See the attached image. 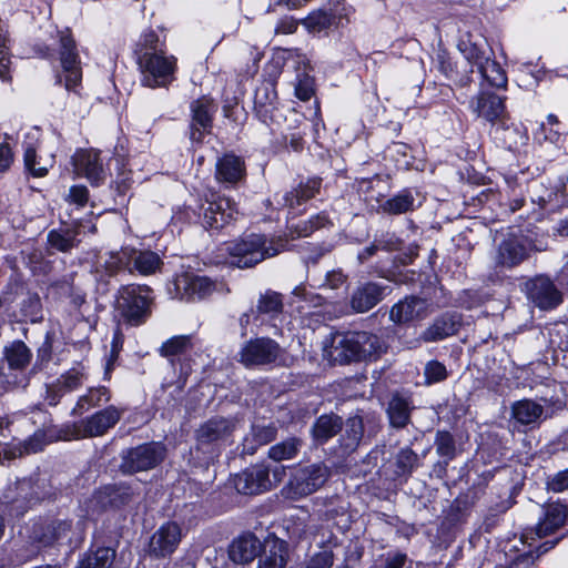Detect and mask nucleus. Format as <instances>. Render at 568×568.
<instances>
[{
  "label": "nucleus",
  "instance_id": "f257e3e1",
  "mask_svg": "<svg viewBox=\"0 0 568 568\" xmlns=\"http://www.w3.org/2000/svg\"><path fill=\"white\" fill-rule=\"evenodd\" d=\"M133 57L142 87L169 89L178 80V58L168 54L165 37L160 39L154 29L148 28L140 34L133 47Z\"/></svg>",
  "mask_w": 568,
  "mask_h": 568
},
{
  "label": "nucleus",
  "instance_id": "f03ea898",
  "mask_svg": "<svg viewBox=\"0 0 568 568\" xmlns=\"http://www.w3.org/2000/svg\"><path fill=\"white\" fill-rule=\"evenodd\" d=\"M57 47L41 42L33 47L40 59L47 60L53 71L54 84L63 85L69 92H77L82 84V63L78 43L71 28L65 27L57 32Z\"/></svg>",
  "mask_w": 568,
  "mask_h": 568
},
{
  "label": "nucleus",
  "instance_id": "7ed1b4c3",
  "mask_svg": "<svg viewBox=\"0 0 568 568\" xmlns=\"http://www.w3.org/2000/svg\"><path fill=\"white\" fill-rule=\"evenodd\" d=\"M236 203L229 197L217 195L209 201L201 197L193 203L183 204L173 211L172 220L175 224H200L211 233H220L237 220Z\"/></svg>",
  "mask_w": 568,
  "mask_h": 568
},
{
  "label": "nucleus",
  "instance_id": "20e7f679",
  "mask_svg": "<svg viewBox=\"0 0 568 568\" xmlns=\"http://www.w3.org/2000/svg\"><path fill=\"white\" fill-rule=\"evenodd\" d=\"M496 474L503 475L507 480L508 499L500 505L501 513H506L516 504V497L521 493L525 481L524 473L509 465L483 471L473 484L467 489L462 490L450 504L468 516H471L475 506L485 496L486 489Z\"/></svg>",
  "mask_w": 568,
  "mask_h": 568
},
{
  "label": "nucleus",
  "instance_id": "39448f33",
  "mask_svg": "<svg viewBox=\"0 0 568 568\" xmlns=\"http://www.w3.org/2000/svg\"><path fill=\"white\" fill-rule=\"evenodd\" d=\"M235 424L223 416H212L195 429V444L190 454L200 466H209L221 456L230 444Z\"/></svg>",
  "mask_w": 568,
  "mask_h": 568
},
{
  "label": "nucleus",
  "instance_id": "423d86ee",
  "mask_svg": "<svg viewBox=\"0 0 568 568\" xmlns=\"http://www.w3.org/2000/svg\"><path fill=\"white\" fill-rule=\"evenodd\" d=\"M335 342L334 359L341 365L377 361L388 348L379 335L365 331L338 333Z\"/></svg>",
  "mask_w": 568,
  "mask_h": 568
},
{
  "label": "nucleus",
  "instance_id": "0eeeda50",
  "mask_svg": "<svg viewBox=\"0 0 568 568\" xmlns=\"http://www.w3.org/2000/svg\"><path fill=\"white\" fill-rule=\"evenodd\" d=\"M154 300V292L149 285H121L115 294L114 306L119 322L128 327L145 324L152 315Z\"/></svg>",
  "mask_w": 568,
  "mask_h": 568
},
{
  "label": "nucleus",
  "instance_id": "6e6552de",
  "mask_svg": "<svg viewBox=\"0 0 568 568\" xmlns=\"http://www.w3.org/2000/svg\"><path fill=\"white\" fill-rule=\"evenodd\" d=\"M285 242L278 240V246H273L265 234L243 233L237 239L225 243V251L231 258V265L237 268L254 267L266 258L282 252Z\"/></svg>",
  "mask_w": 568,
  "mask_h": 568
},
{
  "label": "nucleus",
  "instance_id": "1a4fd4ad",
  "mask_svg": "<svg viewBox=\"0 0 568 568\" xmlns=\"http://www.w3.org/2000/svg\"><path fill=\"white\" fill-rule=\"evenodd\" d=\"M138 494V487L125 480L100 485L88 498L87 511L97 519L103 516H121Z\"/></svg>",
  "mask_w": 568,
  "mask_h": 568
},
{
  "label": "nucleus",
  "instance_id": "9d476101",
  "mask_svg": "<svg viewBox=\"0 0 568 568\" xmlns=\"http://www.w3.org/2000/svg\"><path fill=\"white\" fill-rule=\"evenodd\" d=\"M331 468L324 462L302 465L291 471L282 494L291 500H300L320 490L331 477Z\"/></svg>",
  "mask_w": 568,
  "mask_h": 568
},
{
  "label": "nucleus",
  "instance_id": "9b49d317",
  "mask_svg": "<svg viewBox=\"0 0 568 568\" xmlns=\"http://www.w3.org/2000/svg\"><path fill=\"white\" fill-rule=\"evenodd\" d=\"M73 529V519L57 514L34 517L28 529L30 544L38 550H47L60 545Z\"/></svg>",
  "mask_w": 568,
  "mask_h": 568
},
{
  "label": "nucleus",
  "instance_id": "f8f14e48",
  "mask_svg": "<svg viewBox=\"0 0 568 568\" xmlns=\"http://www.w3.org/2000/svg\"><path fill=\"white\" fill-rule=\"evenodd\" d=\"M168 449L164 443L150 440L136 446L123 448L120 452L119 470L122 475L132 476L149 471L160 466L166 458Z\"/></svg>",
  "mask_w": 568,
  "mask_h": 568
},
{
  "label": "nucleus",
  "instance_id": "ddd939ff",
  "mask_svg": "<svg viewBox=\"0 0 568 568\" xmlns=\"http://www.w3.org/2000/svg\"><path fill=\"white\" fill-rule=\"evenodd\" d=\"M217 110L219 104L211 94L190 101L185 134L193 146H202L205 138L213 133Z\"/></svg>",
  "mask_w": 568,
  "mask_h": 568
},
{
  "label": "nucleus",
  "instance_id": "4468645a",
  "mask_svg": "<svg viewBox=\"0 0 568 568\" xmlns=\"http://www.w3.org/2000/svg\"><path fill=\"white\" fill-rule=\"evenodd\" d=\"M323 178L320 175H298L291 189L284 192L281 206L286 210V219L294 220L306 213L308 202L317 199L323 189Z\"/></svg>",
  "mask_w": 568,
  "mask_h": 568
},
{
  "label": "nucleus",
  "instance_id": "2eb2a0df",
  "mask_svg": "<svg viewBox=\"0 0 568 568\" xmlns=\"http://www.w3.org/2000/svg\"><path fill=\"white\" fill-rule=\"evenodd\" d=\"M326 4L327 8L312 10L301 19V24L308 33H327L332 27H344L349 23L351 16L355 13V9L346 0H328Z\"/></svg>",
  "mask_w": 568,
  "mask_h": 568
},
{
  "label": "nucleus",
  "instance_id": "dca6fc26",
  "mask_svg": "<svg viewBox=\"0 0 568 568\" xmlns=\"http://www.w3.org/2000/svg\"><path fill=\"white\" fill-rule=\"evenodd\" d=\"M166 288L173 298L186 302L201 301L216 290V281L205 275L184 271L175 274L168 282Z\"/></svg>",
  "mask_w": 568,
  "mask_h": 568
},
{
  "label": "nucleus",
  "instance_id": "f3484780",
  "mask_svg": "<svg viewBox=\"0 0 568 568\" xmlns=\"http://www.w3.org/2000/svg\"><path fill=\"white\" fill-rule=\"evenodd\" d=\"M568 519V503L566 499L548 500L542 506V516L536 524L535 529L521 535L520 542L525 545L528 538L535 539L547 537L565 526Z\"/></svg>",
  "mask_w": 568,
  "mask_h": 568
},
{
  "label": "nucleus",
  "instance_id": "a211bd4d",
  "mask_svg": "<svg viewBox=\"0 0 568 568\" xmlns=\"http://www.w3.org/2000/svg\"><path fill=\"white\" fill-rule=\"evenodd\" d=\"M470 516L459 510L452 504L442 511L433 544L436 548L447 549L450 547L459 535L465 530Z\"/></svg>",
  "mask_w": 568,
  "mask_h": 568
},
{
  "label": "nucleus",
  "instance_id": "6ab92c4d",
  "mask_svg": "<svg viewBox=\"0 0 568 568\" xmlns=\"http://www.w3.org/2000/svg\"><path fill=\"white\" fill-rule=\"evenodd\" d=\"M247 178L245 159L234 151H226L216 159L214 179L223 189L233 190Z\"/></svg>",
  "mask_w": 568,
  "mask_h": 568
},
{
  "label": "nucleus",
  "instance_id": "aec40b11",
  "mask_svg": "<svg viewBox=\"0 0 568 568\" xmlns=\"http://www.w3.org/2000/svg\"><path fill=\"white\" fill-rule=\"evenodd\" d=\"M271 467L265 462L250 465L233 478V485L241 495L254 496L272 488Z\"/></svg>",
  "mask_w": 568,
  "mask_h": 568
},
{
  "label": "nucleus",
  "instance_id": "412c9836",
  "mask_svg": "<svg viewBox=\"0 0 568 568\" xmlns=\"http://www.w3.org/2000/svg\"><path fill=\"white\" fill-rule=\"evenodd\" d=\"M280 345L270 337L251 338L240 351L239 362L246 368L274 363L278 357Z\"/></svg>",
  "mask_w": 568,
  "mask_h": 568
},
{
  "label": "nucleus",
  "instance_id": "4be33fe9",
  "mask_svg": "<svg viewBox=\"0 0 568 568\" xmlns=\"http://www.w3.org/2000/svg\"><path fill=\"white\" fill-rule=\"evenodd\" d=\"M527 298L539 310H554L562 303V294L554 281L545 274L536 275L525 283Z\"/></svg>",
  "mask_w": 568,
  "mask_h": 568
},
{
  "label": "nucleus",
  "instance_id": "5701e85b",
  "mask_svg": "<svg viewBox=\"0 0 568 568\" xmlns=\"http://www.w3.org/2000/svg\"><path fill=\"white\" fill-rule=\"evenodd\" d=\"M434 63L436 70L452 83L450 90H453V87L457 89L470 88L474 82L473 68L465 63L459 65L458 60L445 48L437 50Z\"/></svg>",
  "mask_w": 568,
  "mask_h": 568
},
{
  "label": "nucleus",
  "instance_id": "b1692460",
  "mask_svg": "<svg viewBox=\"0 0 568 568\" xmlns=\"http://www.w3.org/2000/svg\"><path fill=\"white\" fill-rule=\"evenodd\" d=\"M490 134L497 145L511 152H518L529 142L527 126L521 122H514L510 115L494 125Z\"/></svg>",
  "mask_w": 568,
  "mask_h": 568
},
{
  "label": "nucleus",
  "instance_id": "393cba45",
  "mask_svg": "<svg viewBox=\"0 0 568 568\" xmlns=\"http://www.w3.org/2000/svg\"><path fill=\"white\" fill-rule=\"evenodd\" d=\"M71 163L75 173L85 178L92 186H100L104 183L105 174L100 150L77 149L71 158Z\"/></svg>",
  "mask_w": 568,
  "mask_h": 568
},
{
  "label": "nucleus",
  "instance_id": "a878e982",
  "mask_svg": "<svg viewBox=\"0 0 568 568\" xmlns=\"http://www.w3.org/2000/svg\"><path fill=\"white\" fill-rule=\"evenodd\" d=\"M506 100L507 97H501L490 90H480L471 102L473 112L493 128L509 115Z\"/></svg>",
  "mask_w": 568,
  "mask_h": 568
},
{
  "label": "nucleus",
  "instance_id": "bb28decb",
  "mask_svg": "<svg viewBox=\"0 0 568 568\" xmlns=\"http://www.w3.org/2000/svg\"><path fill=\"white\" fill-rule=\"evenodd\" d=\"M182 539V529L176 521L163 523L152 535L149 554L154 558H166L175 552Z\"/></svg>",
  "mask_w": 568,
  "mask_h": 568
},
{
  "label": "nucleus",
  "instance_id": "cd10ccee",
  "mask_svg": "<svg viewBox=\"0 0 568 568\" xmlns=\"http://www.w3.org/2000/svg\"><path fill=\"white\" fill-rule=\"evenodd\" d=\"M417 186H405L379 202L377 212L387 216H399L417 211L423 205Z\"/></svg>",
  "mask_w": 568,
  "mask_h": 568
},
{
  "label": "nucleus",
  "instance_id": "c85d7f7f",
  "mask_svg": "<svg viewBox=\"0 0 568 568\" xmlns=\"http://www.w3.org/2000/svg\"><path fill=\"white\" fill-rule=\"evenodd\" d=\"M463 325V315L456 311H445L437 315L422 332L424 343H435L456 335Z\"/></svg>",
  "mask_w": 568,
  "mask_h": 568
},
{
  "label": "nucleus",
  "instance_id": "c756f323",
  "mask_svg": "<svg viewBox=\"0 0 568 568\" xmlns=\"http://www.w3.org/2000/svg\"><path fill=\"white\" fill-rule=\"evenodd\" d=\"M399 253L393 258V267L392 268H383L375 266L371 272L377 277L385 278L388 281H398L400 283H412L415 281L417 272L414 270L406 271L405 274L402 272H397L396 268L399 266H408L414 263V261L418 257L419 245L416 243L409 244L407 247H404Z\"/></svg>",
  "mask_w": 568,
  "mask_h": 568
},
{
  "label": "nucleus",
  "instance_id": "7c9ffc66",
  "mask_svg": "<svg viewBox=\"0 0 568 568\" xmlns=\"http://www.w3.org/2000/svg\"><path fill=\"white\" fill-rule=\"evenodd\" d=\"M428 303L418 295H406L396 302L389 312L390 321L397 325H408L427 316Z\"/></svg>",
  "mask_w": 568,
  "mask_h": 568
},
{
  "label": "nucleus",
  "instance_id": "2f4dec72",
  "mask_svg": "<svg viewBox=\"0 0 568 568\" xmlns=\"http://www.w3.org/2000/svg\"><path fill=\"white\" fill-rule=\"evenodd\" d=\"M457 49L466 59V63L473 69L487 63L494 57L495 52L490 47L488 39L484 36H474L466 32L457 43Z\"/></svg>",
  "mask_w": 568,
  "mask_h": 568
},
{
  "label": "nucleus",
  "instance_id": "473e14b6",
  "mask_svg": "<svg viewBox=\"0 0 568 568\" xmlns=\"http://www.w3.org/2000/svg\"><path fill=\"white\" fill-rule=\"evenodd\" d=\"M125 412L124 408H118L114 405H108L97 410L92 415L82 418V426L87 438L101 437L113 428Z\"/></svg>",
  "mask_w": 568,
  "mask_h": 568
},
{
  "label": "nucleus",
  "instance_id": "72a5a7b5",
  "mask_svg": "<svg viewBox=\"0 0 568 568\" xmlns=\"http://www.w3.org/2000/svg\"><path fill=\"white\" fill-rule=\"evenodd\" d=\"M344 432L337 439V445L334 447V454L341 459L348 458L355 453L364 436V419L361 415L356 414L349 416L344 420Z\"/></svg>",
  "mask_w": 568,
  "mask_h": 568
},
{
  "label": "nucleus",
  "instance_id": "f704fd0d",
  "mask_svg": "<svg viewBox=\"0 0 568 568\" xmlns=\"http://www.w3.org/2000/svg\"><path fill=\"white\" fill-rule=\"evenodd\" d=\"M423 456H419L410 446L399 448L394 455L393 459L389 460L387 470L390 473L393 480L406 483L412 475L423 466Z\"/></svg>",
  "mask_w": 568,
  "mask_h": 568
},
{
  "label": "nucleus",
  "instance_id": "c9c22d12",
  "mask_svg": "<svg viewBox=\"0 0 568 568\" xmlns=\"http://www.w3.org/2000/svg\"><path fill=\"white\" fill-rule=\"evenodd\" d=\"M257 568H285L290 558L288 542L274 532L267 534L262 542Z\"/></svg>",
  "mask_w": 568,
  "mask_h": 568
},
{
  "label": "nucleus",
  "instance_id": "e433bc0d",
  "mask_svg": "<svg viewBox=\"0 0 568 568\" xmlns=\"http://www.w3.org/2000/svg\"><path fill=\"white\" fill-rule=\"evenodd\" d=\"M387 285L367 281L361 283L352 293L349 305L355 313H366L379 304L386 296Z\"/></svg>",
  "mask_w": 568,
  "mask_h": 568
},
{
  "label": "nucleus",
  "instance_id": "4c0bfd02",
  "mask_svg": "<svg viewBox=\"0 0 568 568\" xmlns=\"http://www.w3.org/2000/svg\"><path fill=\"white\" fill-rule=\"evenodd\" d=\"M529 252L526 236L511 235L500 242L497 251V264L506 268L516 267L529 257Z\"/></svg>",
  "mask_w": 568,
  "mask_h": 568
},
{
  "label": "nucleus",
  "instance_id": "58836bf2",
  "mask_svg": "<svg viewBox=\"0 0 568 568\" xmlns=\"http://www.w3.org/2000/svg\"><path fill=\"white\" fill-rule=\"evenodd\" d=\"M263 541L252 531H244L232 540L229 557L235 564H248L261 555Z\"/></svg>",
  "mask_w": 568,
  "mask_h": 568
},
{
  "label": "nucleus",
  "instance_id": "ea45409f",
  "mask_svg": "<svg viewBox=\"0 0 568 568\" xmlns=\"http://www.w3.org/2000/svg\"><path fill=\"white\" fill-rule=\"evenodd\" d=\"M415 409L410 395L395 392L388 400L386 415L389 426L404 429L412 423V413Z\"/></svg>",
  "mask_w": 568,
  "mask_h": 568
},
{
  "label": "nucleus",
  "instance_id": "a19ab883",
  "mask_svg": "<svg viewBox=\"0 0 568 568\" xmlns=\"http://www.w3.org/2000/svg\"><path fill=\"white\" fill-rule=\"evenodd\" d=\"M344 427V419L334 412L317 416L310 429L312 440L317 446L327 444L338 435Z\"/></svg>",
  "mask_w": 568,
  "mask_h": 568
},
{
  "label": "nucleus",
  "instance_id": "79ce46f5",
  "mask_svg": "<svg viewBox=\"0 0 568 568\" xmlns=\"http://www.w3.org/2000/svg\"><path fill=\"white\" fill-rule=\"evenodd\" d=\"M37 410L43 416V423L42 427L38 428L26 440L27 449L32 453L42 452L47 445L60 442L58 425L52 424L51 413L42 408V404H39Z\"/></svg>",
  "mask_w": 568,
  "mask_h": 568
},
{
  "label": "nucleus",
  "instance_id": "37998d69",
  "mask_svg": "<svg viewBox=\"0 0 568 568\" xmlns=\"http://www.w3.org/2000/svg\"><path fill=\"white\" fill-rule=\"evenodd\" d=\"M278 97L275 88L260 85L254 93L253 113L263 124L271 126L274 123V111L277 110Z\"/></svg>",
  "mask_w": 568,
  "mask_h": 568
},
{
  "label": "nucleus",
  "instance_id": "c03bdc74",
  "mask_svg": "<svg viewBox=\"0 0 568 568\" xmlns=\"http://www.w3.org/2000/svg\"><path fill=\"white\" fill-rule=\"evenodd\" d=\"M296 78L294 85L295 97L303 102L311 100L316 92L315 77L312 74L314 68L311 61L305 57H298L295 65Z\"/></svg>",
  "mask_w": 568,
  "mask_h": 568
},
{
  "label": "nucleus",
  "instance_id": "a18cd8bd",
  "mask_svg": "<svg viewBox=\"0 0 568 568\" xmlns=\"http://www.w3.org/2000/svg\"><path fill=\"white\" fill-rule=\"evenodd\" d=\"M32 352L22 339L8 342L2 349V362L11 372H24L31 364Z\"/></svg>",
  "mask_w": 568,
  "mask_h": 568
},
{
  "label": "nucleus",
  "instance_id": "49530a36",
  "mask_svg": "<svg viewBox=\"0 0 568 568\" xmlns=\"http://www.w3.org/2000/svg\"><path fill=\"white\" fill-rule=\"evenodd\" d=\"M11 317L20 324L42 322L43 307L39 294L28 290L26 297L19 303L18 310L12 313Z\"/></svg>",
  "mask_w": 568,
  "mask_h": 568
},
{
  "label": "nucleus",
  "instance_id": "de8ad7c7",
  "mask_svg": "<svg viewBox=\"0 0 568 568\" xmlns=\"http://www.w3.org/2000/svg\"><path fill=\"white\" fill-rule=\"evenodd\" d=\"M291 235L296 237H308L320 230H331L334 222L327 211H320L311 215L307 220L292 223L287 226Z\"/></svg>",
  "mask_w": 568,
  "mask_h": 568
},
{
  "label": "nucleus",
  "instance_id": "09e8293b",
  "mask_svg": "<svg viewBox=\"0 0 568 568\" xmlns=\"http://www.w3.org/2000/svg\"><path fill=\"white\" fill-rule=\"evenodd\" d=\"M2 504L27 509L33 499V487L30 479H17L6 487L2 494Z\"/></svg>",
  "mask_w": 568,
  "mask_h": 568
},
{
  "label": "nucleus",
  "instance_id": "8fccbe9b",
  "mask_svg": "<svg viewBox=\"0 0 568 568\" xmlns=\"http://www.w3.org/2000/svg\"><path fill=\"white\" fill-rule=\"evenodd\" d=\"M385 158L393 163L397 171L417 169L416 158L413 155V148L405 142H393L387 148Z\"/></svg>",
  "mask_w": 568,
  "mask_h": 568
},
{
  "label": "nucleus",
  "instance_id": "3c124183",
  "mask_svg": "<svg viewBox=\"0 0 568 568\" xmlns=\"http://www.w3.org/2000/svg\"><path fill=\"white\" fill-rule=\"evenodd\" d=\"M115 551L111 547L91 546L81 557L77 568H110L114 561Z\"/></svg>",
  "mask_w": 568,
  "mask_h": 568
},
{
  "label": "nucleus",
  "instance_id": "603ef678",
  "mask_svg": "<svg viewBox=\"0 0 568 568\" xmlns=\"http://www.w3.org/2000/svg\"><path fill=\"white\" fill-rule=\"evenodd\" d=\"M477 72L480 74L483 83L496 90H507L508 77L506 70L491 57L487 63L479 65Z\"/></svg>",
  "mask_w": 568,
  "mask_h": 568
},
{
  "label": "nucleus",
  "instance_id": "864d4df0",
  "mask_svg": "<svg viewBox=\"0 0 568 568\" xmlns=\"http://www.w3.org/2000/svg\"><path fill=\"white\" fill-rule=\"evenodd\" d=\"M111 396V389L106 386L90 387L87 394L79 397L73 414L81 415L90 408L101 407L110 402Z\"/></svg>",
  "mask_w": 568,
  "mask_h": 568
},
{
  "label": "nucleus",
  "instance_id": "5fc2aeb1",
  "mask_svg": "<svg viewBox=\"0 0 568 568\" xmlns=\"http://www.w3.org/2000/svg\"><path fill=\"white\" fill-rule=\"evenodd\" d=\"M134 247H122L119 252H111L104 262V270L109 276L120 272L133 273Z\"/></svg>",
  "mask_w": 568,
  "mask_h": 568
},
{
  "label": "nucleus",
  "instance_id": "6e6d98bb",
  "mask_svg": "<svg viewBox=\"0 0 568 568\" xmlns=\"http://www.w3.org/2000/svg\"><path fill=\"white\" fill-rule=\"evenodd\" d=\"M434 447L438 457L452 462L463 453V449L457 445L455 435L448 429L436 430Z\"/></svg>",
  "mask_w": 568,
  "mask_h": 568
},
{
  "label": "nucleus",
  "instance_id": "4d7b16f0",
  "mask_svg": "<svg viewBox=\"0 0 568 568\" xmlns=\"http://www.w3.org/2000/svg\"><path fill=\"white\" fill-rule=\"evenodd\" d=\"M542 412L541 405L530 399H523L513 405L511 416L519 424L530 425L540 418Z\"/></svg>",
  "mask_w": 568,
  "mask_h": 568
},
{
  "label": "nucleus",
  "instance_id": "13d9d810",
  "mask_svg": "<svg viewBox=\"0 0 568 568\" xmlns=\"http://www.w3.org/2000/svg\"><path fill=\"white\" fill-rule=\"evenodd\" d=\"M536 135L538 136L540 142H548L558 145L560 142L564 141V130L561 121L556 114L549 113L546 118V122L540 123L536 132Z\"/></svg>",
  "mask_w": 568,
  "mask_h": 568
},
{
  "label": "nucleus",
  "instance_id": "bf43d9fd",
  "mask_svg": "<svg viewBox=\"0 0 568 568\" xmlns=\"http://www.w3.org/2000/svg\"><path fill=\"white\" fill-rule=\"evenodd\" d=\"M54 341L55 333L53 331H47L42 343L37 348L36 361L31 366L30 374H38L49 366L53 357Z\"/></svg>",
  "mask_w": 568,
  "mask_h": 568
},
{
  "label": "nucleus",
  "instance_id": "052dcab7",
  "mask_svg": "<svg viewBox=\"0 0 568 568\" xmlns=\"http://www.w3.org/2000/svg\"><path fill=\"white\" fill-rule=\"evenodd\" d=\"M303 445V440L300 437H288L268 449V457L274 462H282L292 459L297 456Z\"/></svg>",
  "mask_w": 568,
  "mask_h": 568
},
{
  "label": "nucleus",
  "instance_id": "680f3d73",
  "mask_svg": "<svg viewBox=\"0 0 568 568\" xmlns=\"http://www.w3.org/2000/svg\"><path fill=\"white\" fill-rule=\"evenodd\" d=\"M284 308L283 296L281 293L267 290L261 294L256 304V312L260 315H268L272 318L282 314Z\"/></svg>",
  "mask_w": 568,
  "mask_h": 568
},
{
  "label": "nucleus",
  "instance_id": "e2e57ef3",
  "mask_svg": "<svg viewBox=\"0 0 568 568\" xmlns=\"http://www.w3.org/2000/svg\"><path fill=\"white\" fill-rule=\"evenodd\" d=\"M162 264V260L155 252L150 250L138 251L135 248L133 272L136 271L140 275H151L155 273Z\"/></svg>",
  "mask_w": 568,
  "mask_h": 568
},
{
  "label": "nucleus",
  "instance_id": "0e129e2a",
  "mask_svg": "<svg viewBox=\"0 0 568 568\" xmlns=\"http://www.w3.org/2000/svg\"><path fill=\"white\" fill-rule=\"evenodd\" d=\"M193 343L190 335H174L168 338L159 348V354L162 357L170 358L180 356L192 349Z\"/></svg>",
  "mask_w": 568,
  "mask_h": 568
},
{
  "label": "nucleus",
  "instance_id": "69168bd1",
  "mask_svg": "<svg viewBox=\"0 0 568 568\" xmlns=\"http://www.w3.org/2000/svg\"><path fill=\"white\" fill-rule=\"evenodd\" d=\"M47 244L58 252H70L77 245L75 234L69 229H52L48 232Z\"/></svg>",
  "mask_w": 568,
  "mask_h": 568
},
{
  "label": "nucleus",
  "instance_id": "338daca9",
  "mask_svg": "<svg viewBox=\"0 0 568 568\" xmlns=\"http://www.w3.org/2000/svg\"><path fill=\"white\" fill-rule=\"evenodd\" d=\"M133 184V179L131 176V171L128 173L121 172L118 174L116 179L112 181L110 187L113 191L114 200L124 205L129 202L128 193L131 190Z\"/></svg>",
  "mask_w": 568,
  "mask_h": 568
},
{
  "label": "nucleus",
  "instance_id": "774afa93",
  "mask_svg": "<svg viewBox=\"0 0 568 568\" xmlns=\"http://www.w3.org/2000/svg\"><path fill=\"white\" fill-rule=\"evenodd\" d=\"M409 558L406 552L395 549L382 554L371 568H405Z\"/></svg>",
  "mask_w": 568,
  "mask_h": 568
}]
</instances>
